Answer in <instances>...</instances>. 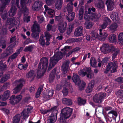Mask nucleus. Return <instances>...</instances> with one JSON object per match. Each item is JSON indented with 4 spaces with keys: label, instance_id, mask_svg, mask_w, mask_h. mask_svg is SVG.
Segmentation results:
<instances>
[{
    "label": "nucleus",
    "instance_id": "1",
    "mask_svg": "<svg viewBox=\"0 0 123 123\" xmlns=\"http://www.w3.org/2000/svg\"><path fill=\"white\" fill-rule=\"evenodd\" d=\"M70 47L68 46L65 47L64 49H62V52H57L54 56L50 58V61L49 65L48 70L49 71L53 67L58 61L65 55L68 50Z\"/></svg>",
    "mask_w": 123,
    "mask_h": 123
},
{
    "label": "nucleus",
    "instance_id": "2",
    "mask_svg": "<svg viewBox=\"0 0 123 123\" xmlns=\"http://www.w3.org/2000/svg\"><path fill=\"white\" fill-rule=\"evenodd\" d=\"M48 60L46 57H43L41 60L38 69L37 77L40 78L45 72L48 65Z\"/></svg>",
    "mask_w": 123,
    "mask_h": 123
},
{
    "label": "nucleus",
    "instance_id": "3",
    "mask_svg": "<svg viewBox=\"0 0 123 123\" xmlns=\"http://www.w3.org/2000/svg\"><path fill=\"white\" fill-rule=\"evenodd\" d=\"M72 111V109L66 107L61 110L59 122L60 123H67L66 120L71 116Z\"/></svg>",
    "mask_w": 123,
    "mask_h": 123
},
{
    "label": "nucleus",
    "instance_id": "4",
    "mask_svg": "<svg viewBox=\"0 0 123 123\" xmlns=\"http://www.w3.org/2000/svg\"><path fill=\"white\" fill-rule=\"evenodd\" d=\"M91 12V8H90L88 9V11L86 12L84 16V18L86 20L85 25L87 29L91 28L92 27L91 23L90 22L92 20V15Z\"/></svg>",
    "mask_w": 123,
    "mask_h": 123
},
{
    "label": "nucleus",
    "instance_id": "5",
    "mask_svg": "<svg viewBox=\"0 0 123 123\" xmlns=\"http://www.w3.org/2000/svg\"><path fill=\"white\" fill-rule=\"evenodd\" d=\"M118 115L117 113L114 111L111 110L109 111L106 116L105 118L107 121L111 123H116V118Z\"/></svg>",
    "mask_w": 123,
    "mask_h": 123
},
{
    "label": "nucleus",
    "instance_id": "6",
    "mask_svg": "<svg viewBox=\"0 0 123 123\" xmlns=\"http://www.w3.org/2000/svg\"><path fill=\"white\" fill-rule=\"evenodd\" d=\"M72 80L76 85L79 86V88L80 90L83 89L85 86V83L83 81H81L79 76L75 74H73Z\"/></svg>",
    "mask_w": 123,
    "mask_h": 123
},
{
    "label": "nucleus",
    "instance_id": "7",
    "mask_svg": "<svg viewBox=\"0 0 123 123\" xmlns=\"http://www.w3.org/2000/svg\"><path fill=\"white\" fill-rule=\"evenodd\" d=\"M57 106H56L54 107L51 109L50 111L52 112L48 119V122L49 123H53L56 121L57 112Z\"/></svg>",
    "mask_w": 123,
    "mask_h": 123
},
{
    "label": "nucleus",
    "instance_id": "8",
    "mask_svg": "<svg viewBox=\"0 0 123 123\" xmlns=\"http://www.w3.org/2000/svg\"><path fill=\"white\" fill-rule=\"evenodd\" d=\"M106 94L105 93L100 92L95 94L93 97V100L97 103H101L103 101L104 98L106 97Z\"/></svg>",
    "mask_w": 123,
    "mask_h": 123
},
{
    "label": "nucleus",
    "instance_id": "9",
    "mask_svg": "<svg viewBox=\"0 0 123 123\" xmlns=\"http://www.w3.org/2000/svg\"><path fill=\"white\" fill-rule=\"evenodd\" d=\"M19 22L18 20L15 21L14 19L13 18H8L6 24L9 25V28L11 29L12 27L14 25L15 26L16 29L18 28L19 26Z\"/></svg>",
    "mask_w": 123,
    "mask_h": 123
},
{
    "label": "nucleus",
    "instance_id": "10",
    "mask_svg": "<svg viewBox=\"0 0 123 123\" xmlns=\"http://www.w3.org/2000/svg\"><path fill=\"white\" fill-rule=\"evenodd\" d=\"M67 23L65 21H62L58 24V30L61 33H63L66 30L67 27Z\"/></svg>",
    "mask_w": 123,
    "mask_h": 123
},
{
    "label": "nucleus",
    "instance_id": "11",
    "mask_svg": "<svg viewBox=\"0 0 123 123\" xmlns=\"http://www.w3.org/2000/svg\"><path fill=\"white\" fill-rule=\"evenodd\" d=\"M16 44V42L13 44H11L10 46H9L6 49V52L3 53L2 56L3 57H6L10 55L13 52L12 48L15 47Z\"/></svg>",
    "mask_w": 123,
    "mask_h": 123
},
{
    "label": "nucleus",
    "instance_id": "12",
    "mask_svg": "<svg viewBox=\"0 0 123 123\" xmlns=\"http://www.w3.org/2000/svg\"><path fill=\"white\" fill-rule=\"evenodd\" d=\"M107 65L110 69H112L111 71V73L117 72L118 68V63L117 61H114L113 62H111L108 63Z\"/></svg>",
    "mask_w": 123,
    "mask_h": 123
},
{
    "label": "nucleus",
    "instance_id": "13",
    "mask_svg": "<svg viewBox=\"0 0 123 123\" xmlns=\"http://www.w3.org/2000/svg\"><path fill=\"white\" fill-rule=\"evenodd\" d=\"M22 97V96L21 95L16 96L12 95L10 99V102L12 104L18 103L21 100Z\"/></svg>",
    "mask_w": 123,
    "mask_h": 123
},
{
    "label": "nucleus",
    "instance_id": "14",
    "mask_svg": "<svg viewBox=\"0 0 123 123\" xmlns=\"http://www.w3.org/2000/svg\"><path fill=\"white\" fill-rule=\"evenodd\" d=\"M24 82V81L23 80H21L17 81V83L18 85L13 90V92L14 94H17L19 92L23 86V84Z\"/></svg>",
    "mask_w": 123,
    "mask_h": 123
},
{
    "label": "nucleus",
    "instance_id": "15",
    "mask_svg": "<svg viewBox=\"0 0 123 123\" xmlns=\"http://www.w3.org/2000/svg\"><path fill=\"white\" fill-rule=\"evenodd\" d=\"M84 70L85 71V72H80L81 69H80V72H79V74L81 76H84L86 75V76L87 77L90 78H91L90 76V72L91 71V69L90 68H85Z\"/></svg>",
    "mask_w": 123,
    "mask_h": 123
},
{
    "label": "nucleus",
    "instance_id": "16",
    "mask_svg": "<svg viewBox=\"0 0 123 123\" xmlns=\"http://www.w3.org/2000/svg\"><path fill=\"white\" fill-rule=\"evenodd\" d=\"M70 63L69 61L67 60L65 62L62 66V68L63 69L62 74L64 76L66 75L68 71V64Z\"/></svg>",
    "mask_w": 123,
    "mask_h": 123
},
{
    "label": "nucleus",
    "instance_id": "17",
    "mask_svg": "<svg viewBox=\"0 0 123 123\" xmlns=\"http://www.w3.org/2000/svg\"><path fill=\"white\" fill-rule=\"evenodd\" d=\"M43 3L41 1L38 0L36 1L32 6V8L34 10H38L41 7Z\"/></svg>",
    "mask_w": 123,
    "mask_h": 123
},
{
    "label": "nucleus",
    "instance_id": "18",
    "mask_svg": "<svg viewBox=\"0 0 123 123\" xmlns=\"http://www.w3.org/2000/svg\"><path fill=\"white\" fill-rule=\"evenodd\" d=\"M54 94V91L52 90L49 91L46 93L44 94L43 97L45 100H49L52 97Z\"/></svg>",
    "mask_w": 123,
    "mask_h": 123
},
{
    "label": "nucleus",
    "instance_id": "19",
    "mask_svg": "<svg viewBox=\"0 0 123 123\" xmlns=\"http://www.w3.org/2000/svg\"><path fill=\"white\" fill-rule=\"evenodd\" d=\"M106 4L107 5V9L109 11H111L114 9V3L112 0H107Z\"/></svg>",
    "mask_w": 123,
    "mask_h": 123
},
{
    "label": "nucleus",
    "instance_id": "20",
    "mask_svg": "<svg viewBox=\"0 0 123 123\" xmlns=\"http://www.w3.org/2000/svg\"><path fill=\"white\" fill-rule=\"evenodd\" d=\"M44 7L49 17L51 18L55 16V12L54 10L49 8L48 6L46 5L44 6Z\"/></svg>",
    "mask_w": 123,
    "mask_h": 123
},
{
    "label": "nucleus",
    "instance_id": "21",
    "mask_svg": "<svg viewBox=\"0 0 123 123\" xmlns=\"http://www.w3.org/2000/svg\"><path fill=\"white\" fill-rule=\"evenodd\" d=\"M82 34V27H80L77 28L74 32V35L76 37L81 36Z\"/></svg>",
    "mask_w": 123,
    "mask_h": 123
},
{
    "label": "nucleus",
    "instance_id": "22",
    "mask_svg": "<svg viewBox=\"0 0 123 123\" xmlns=\"http://www.w3.org/2000/svg\"><path fill=\"white\" fill-rule=\"evenodd\" d=\"M62 0H55V6L56 8L58 10H60L62 7Z\"/></svg>",
    "mask_w": 123,
    "mask_h": 123
},
{
    "label": "nucleus",
    "instance_id": "23",
    "mask_svg": "<svg viewBox=\"0 0 123 123\" xmlns=\"http://www.w3.org/2000/svg\"><path fill=\"white\" fill-rule=\"evenodd\" d=\"M21 6L22 11H24L27 14L28 12V10L26 8L25 3V0H21Z\"/></svg>",
    "mask_w": 123,
    "mask_h": 123
},
{
    "label": "nucleus",
    "instance_id": "24",
    "mask_svg": "<svg viewBox=\"0 0 123 123\" xmlns=\"http://www.w3.org/2000/svg\"><path fill=\"white\" fill-rule=\"evenodd\" d=\"M21 118V115L18 114L16 115L13 118V123H19Z\"/></svg>",
    "mask_w": 123,
    "mask_h": 123
},
{
    "label": "nucleus",
    "instance_id": "25",
    "mask_svg": "<svg viewBox=\"0 0 123 123\" xmlns=\"http://www.w3.org/2000/svg\"><path fill=\"white\" fill-rule=\"evenodd\" d=\"M97 7L100 9H102L104 6V2L102 0H98L96 4Z\"/></svg>",
    "mask_w": 123,
    "mask_h": 123
},
{
    "label": "nucleus",
    "instance_id": "26",
    "mask_svg": "<svg viewBox=\"0 0 123 123\" xmlns=\"http://www.w3.org/2000/svg\"><path fill=\"white\" fill-rule=\"evenodd\" d=\"M36 74L34 71L32 70L28 72L26 74L27 77L30 79H33L35 76Z\"/></svg>",
    "mask_w": 123,
    "mask_h": 123
},
{
    "label": "nucleus",
    "instance_id": "27",
    "mask_svg": "<svg viewBox=\"0 0 123 123\" xmlns=\"http://www.w3.org/2000/svg\"><path fill=\"white\" fill-rule=\"evenodd\" d=\"M110 17L113 21H117L118 19V13L116 12H113L110 15Z\"/></svg>",
    "mask_w": 123,
    "mask_h": 123
},
{
    "label": "nucleus",
    "instance_id": "28",
    "mask_svg": "<svg viewBox=\"0 0 123 123\" xmlns=\"http://www.w3.org/2000/svg\"><path fill=\"white\" fill-rule=\"evenodd\" d=\"M21 51V50L19 49L18 52L14 54L11 56L7 60V62H9L12 61V60L15 58L17 57V55L20 53Z\"/></svg>",
    "mask_w": 123,
    "mask_h": 123
},
{
    "label": "nucleus",
    "instance_id": "29",
    "mask_svg": "<svg viewBox=\"0 0 123 123\" xmlns=\"http://www.w3.org/2000/svg\"><path fill=\"white\" fill-rule=\"evenodd\" d=\"M109 42L111 43L116 42V39L115 34H112L110 35L109 38Z\"/></svg>",
    "mask_w": 123,
    "mask_h": 123
},
{
    "label": "nucleus",
    "instance_id": "30",
    "mask_svg": "<svg viewBox=\"0 0 123 123\" xmlns=\"http://www.w3.org/2000/svg\"><path fill=\"white\" fill-rule=\"evenodd\" d=\"M39 28L40 27L39 25L37 24L36 21H35L32 28V30L34 32L37 31H39Z\"/></svg>",
    "mask_w": 123,
    "mask_h": 123
},
{
    "label": "nucleus",
    "instance_id": "31",
    "mask_svg": "<svg viewBox=\"0 0 123 123\" xmlns=\"http://www.w3.org/2000/svg\"><path fill=\"white\" fill-rule=\"evenodd\" d=\"M10 92L9 91H6L3 95L2 96V99L3 100H6L8 98L10 95Z\"/></svg>",
    "mask_w": 123,
    "mask_h": 123
},
{
    "label": "nucleus",
    "instance_id": "32",
    "mask_svg": "<svg viewBox=\"0 0 123 123\" xmlns=\"http://www.w3.org/2000/svg\"><path fill=\"white\" fill-rule=\"evenodd\" d=\"M10 77V75L9 74L5 75H3L0 80V82L1 83L4 82L9 78Z\"/></svg>",
    "mask_w": 123,
    "mask_h": 123
},
{
    "label": "nucleus",
    "instance_id": "33",
    "mask_svg": "<svg viewBox=\"0 0 123 123\" xmlns=\"http://www.w3.org/2000/svg\"><path fill=\"white\" fill-rule=\"evenodd\" d=\"M119 50L115 49L113 51L111 52V53H112V60H114L115 58L116 57L117 55L119 52Z\"/></svg>",
    "mask_w": 123,
    "mask_h": 123
},
{
    "label": "nucleus",
    "instance_id": "34",
    "mask_svg": "<svg viewBox=\"0 0 123 123\" xmlns=\"http://www.w3.org/2000/svg\"><path fill=\"white\" fill-rule=\"evenodd\" d=\"M16 9L15 6H13L11 8L9 13V16L11 17H13L16 14Z\"/></svg>",
    "mask_w": 123,
    "mask_h": 123
},
{
    "label": "nucleus",
    "instance_id": "35",
    "mask_svg": "<svg viewBox=\"0 0 123 123\" xmlns=\"http://www.w3.org/2000/svg\"><path fill=\"white\" fill-rule=\"evenodd\" d=\"M100 16L101 15L100 14H97L93 12V21L94 22L98 21Z\"/></svg>",
    "mask_w": 123,
    "mask_h": 123
},
{
    "label": "nucleus",
    "instance_id": "36",
    "mask_svg": "<svg viewBox=\"0 0 123 123\" xmlns=\"http://www.w3.org/2000/svg\"><path fill=\"white\" fill-rule=\"evenodd\" d=\"M62 101L63 104L68 105H71L72 103V101L71 100L65 98H63Z\"/></svg>",
    "mask_w": 123,
    "mask_h": 123
},
{
    "label": "nucleus",
    "instance_id": "37",
    "mask_svg": "<svg viewBox=\"0 0 123 123\" xmlns=\"http://www.w3.org/2000/svg\"><path fill=\"white\" fill-rule=\"evenodd\" d=\"M56 72L55 70L54 69L53 70L52 72L50 73L49 77V81L50 82H51L54 80Z\"/></svg>",
    "mask_w": 123,
    "mask_h": 123
},
{
    "label": "nucleus",
    "instance_id": "38",
    "mask_svg": "<svg viewBox=\"0 0 123 123\" xmlns=\"http://www.w3.org/2000/svg\"><path fill=\"white\" fill-rule=\"evenodd\" d=\"M73 5L72 2H70L67 5V9L68 13L71 12L73 10Z\"/></svg>",
    "mask_w": 123,
    "mask_h": 123
},
{
    "label": "nucleus",
    "instance_id": "39",
    "mask_svg": "<svg viewBox=\"0 0 123 123\" xmlns=\"http://www.w3.org/2000/svg\"><path fill=\"white\" fill-rule=\"evenodd\" d=\"M75 16L74 13V12L69 14L68 16H67L66 18L69 21H71L74 19Z\"/></svg>",
    "mask_w": 123,
    "mask_h": 123
},
{
    "label": "nucleus",
    "instance_id": "40",
    "mask_svg": "<svg viewBox=\"0 0 123 123\" xmlns=\"http://www.w3.org/2000/svg\"><path fill=\"white\" fill-rule=\"evenodd\" d=\"M10 0H0V5L2 3H4V4H7L9 2ZM3 7L1 6V5H0V11H1L3 9Z\"/></svg>",
    "mask_w": 123,
    "mask_h": 123
},
{
    "label": "nucleus",
    "instance_id": "41",
    "mask_svg": "<svg viewBox=\"0 0 123 123\" xmlns=\"http://www.w3.org/2000/svg\"><path fill=\"white\" fill-rule=\"evenodd\" d=\"M117 27V24L114 23L111 24L109 27L110 29L112 31H115L116 30Z\"/></svg>",
    "mask_w": 123,
    "mask_h": 123
},
{
    "label": "nucleus",
    "instance_id": "42",
    "mask_svg": "<svg viewBox=\"0 0 123 123\" xmlns=\"http://www.w3.org/2000/svg\"><path fill=\"white\" fill-rule=\"evenodd\" d=\"M86 101L83 99L79 97L78 98L77 103L79 105H84Z\"/></svg>",
    "mask_w": 123,
    "mask_h": 123
},
{
    "label": "nucleus",
    "instance_id": "43",
    "mask_svg": "<svg viewBox=\"0 0 123 123\" xmlns=\"http://www.w3.org/2000/svg\"><path fill=\"white\" fill-rule=\"evenodd\" d=\"M118 42L122 44H123V33H120L118 37Z\"/></svg>",
    "mask_w": 123,
    "mask_h": 123
},
{
    "label": "nucleus",
    "instance_id": "44",
    "mask_svg": "<svg viewBox=\"0 0 123 123\" xmlns=\"http://www.w3.org/2000/svg\"><path fill=\"white\" fill-rule=\"evenodd\" d=\"M92 82L90 83L88 86L86 90V92L87 93H90L92 92Z\"/></svg>",
    "mask_w": 123,
    "mask_h": 123
},
{
    "label": "nucleus",
    "instance_id": "45",
    "mask_svg": "<svg viewBox=\"0 0 123 123\" xmlns=\"http://www.w3.org/2000/svg\"><path fill=\"white\" fill-rule=\"evenodd\" d=\"M6 41L0 39V47L2 49H5L6 47Z\"/></svg>",
    "mask_w": 123,
    "mask_h": 123
},
{
    "label": "nucleus",
    "instance_id": "46",
    "mask_svg": "<svg viewBox=\"0 0 123 123\" xmlns=\"http://www.w3.org/2000/svg\"><path fill=\"white\" fill-rule=\"evenodd\" d=\"M74 27V25L72 24H70L69 25L67 30V33L69 34L72 32Z\"/></svg>",
    "mask_w": 123,
    "mask_h": 123
},
{
    "label": "nucleus",
    "instance_id": "47",
    "mask_svg": "<svg viewBox=\"0 0 123 123\" xmlns=\"http://www.w3.org/2000/svg\"><path fill=\"white\" fill-rule=\"evenodd\" d=\"M29 113L25 109L23 111L21 115L23 116V118L24 119L28 117Z\"/></svg>",
    "mask_w": 123,
    "mask_h": 123
},
{
    "label": "nucleus",
    "instance_id": "48",
    "mask_svg": "<svg viewBox=\"0 0 123 123\" xmlns=\"http://www.w3.org/2000/svg\"><path fill=\"white\" fill-rule=\"evenodd\" d=\"M102 30L101 29H100L99 30V34L101 37H102L104 39H105L107 37V33L105 32H104V34H103V33L102 32Z\"/></svg>",
    "mask_w": 123,
    "mask_h": 123
},
{
    "label": "nucleus",
    "instance_id": "49",
    "mask_svg": "<svg viewBox=\"0 0 123 123\" xmlns=\"http://www.w3.org/2000/svg\"><path fill=\"white\" fill-rule=\"evenodd\" d=\"M116 94L118 97H123V90H120L117 91Z\"/></svg>",
    "mask_w": 123,
    "mask_h": 123
},
{
    "label": "nucleus",
    "instance_id": "50",
    "mask_svg": "<svg viewBox=\"0 0 123 123\" xmlns=\"http://www.w3.org/2000/svg\"><path fill=\"white\" fill-rule=\"evenodd\" d=\"M39 43L42 46H44L45 44V40L43 37H41L39 40Z\"/></svg>",
    "mask_w": 123,
    "mask_h": 123
},
{
    "label": "nucleus",
    "instance_id": "51",
    "mask_svg": "<svg viewBox=\"0 0 123 123\" xmlns=\"http://www.w3.org/2000/svg\"><path fill=\"white\" fill-rule=\"evenodd\" d=\"M115 49L113 46L111 45H109V46L107 48V49L106 50H107V52L111 53Z\"/></svg>",
    "mask_w": 123,
    "mask_h": 123
},
{
    "label": "nucleus",
    "instance_id": "52",
    "mask_svg": "<svg viewBox=\"0 0 123 123\" xmlns=\"http://www.w3.org/2000/svg\"><path fill=\"white\" fill-rule=\"evenodd\" d=\"M43 90V88L42 87H39L36 94L35 97L36 98H38L40 96L41 92Z\"/></svg>",
    "mask_w": 123,
    "mask_h": 123
},
{
    "label": "nucleus",
    "instance_id": "53",
    "mask_svg": "<svg viewBox=\"0 0 123 123\" xmlns=\"http://www.w3.org/2000/svg\"><path fill=\"white\" fill-rule=\"evenodd\" d=\"M104 22L108 25H110L111 23V20L108 17H106L104 18Z\"/></svg>",
    "mask_w": 123,
    "mask_h": 123
},
{
    "label": "nucleus",
    "instance_id": "54",
    "mask_svg": "<svg viewBox=\"0 0 123 123\" xmlns=\"http://www.w3.org/2000/svg\"><path fill=\"white\" fill-rule=\"evenodd\" d=\"M45 36L46 38V39H50L51 38L52 36L47 31L45 32Z\"/></svg>",
    "mask_w": 123,
    "mask_h": 123
},
{
    "label": "nucleus",
    "instance_id": "55",
    "mask_svg": "<svg viewBox=\"0 0 123 123\" xmlns=\"http://www.w3.org/2000/svg\"><path fill=\"white\" fill-rule=\"evenodd\" d=\"M83 10L82 9H80V10L79 14V19L80 20H81L83 18Z\"/></svg>",
    "mask_w": 123,
    "mask_h": 123
},
{
    "label": "nucleus",
    "instance_id": "56",
    "mask_svg": "<svg viewBox=\"0 0 123 123\" xmlns=\"http://www.w3.org/2000/svg\"><path fill=\"white\" fill-rule=\"evenodd\" d=\"M6 65L4 63H3L2 61L0 62V68L2 70H3L6 68Z\"/></svg>",
    "mask_w": 123,
    "mask_h": 123
},
{
    "label": "nucleus",
    "instance_id": "57",
    "mask_svg": "<svg viewBox=\"0 0 123 123\" xmlns=\"http://www.w3.org/2000/svg\"><path fill=\"white\" fill-rule=\"evenodd\" d=\"M46 4L48 5L51 6L54 3V0H45Z\"/></svg>",
    "mask_w": 123,
    "mask_h": 123
},
{
    "label": "nucleus",
    "instance_id": "58",
    "mask_svg": "<svg viewBox=\"0 0 123 123\" xmlns=\"http://www.w3.org/2000/svg\"><path fill=\"white\" fill-rule=\"evenodd\" d=\"M37 18L38 22L39 23H41L43 22L44 20V18L42 16H38L37 17Z\"/></svg>",
    "mask_w": 123,
    "mask_h": 123
},
{
    "label": "nucleus",
    "instance_id": "59",
    "mask_svg": "<svg viewBox=\"0 0 123 123\" xmlns=\"http://www.w3.org/2000/svg\"><path fill=\"white\" fill-rule=\"evenodd\" d=\"M116 81L119 83L123 82V78L119 77L117 78L116 79Z\"/></svg>",
    "mask_w": 123,
    "mask_h": 123
},
{
    "label": "nucleus",
    "instance_id": "60",
    "mask_svg": "<svg viewBox=\"0 0 123 123\" xmlns=\"http://www.w3.org/2000/svg\"><path fill=\"white\" fill-rule=\"evenodd\" d=\"M32 49V47L31 46H30L26 47L24 49L25 52L30 51Z\"/></svg>",
    "mask_w": 123,
    "mask_h": 123
},
{
    "label": "nucleus",
    "instance_id": "61",
    "mask_svg": "<svg viewBox=\"0 0 123 123\" xmlns=\"http://www.w3.org/2000/svg\"><path fill=\"white\" fill-rule=\"evenodd\" d=\"M41 112L43 114H45L50 111L49 110H46L43 109H42L40 110Z\"/></svg>",
    "mask_w": 123,
    "mask_h": 123
},
{
    "label": "nucleus",
    "instance_id": "62",
    "mask_svg": "<svg viewBox=\"0 0 123 123\" xmlns=\"http://www.w3.org/2000/svg\"><path fill=\"white\" fill-rule=\"evenodd\" d=\"M32 36L34 38L36 39H38L39 37V36L38 34H36L35 32L33 33L32 34Z\"/></svg>",
    "mask_w": 123,
    "mask_h": 123
},
{
    "label": "nucleus",
    "instance_id": "63",
    "mask_svg": "<svg viewBox=\"0 0 123 123\" xmlns=\"http://www.w3.org/2000/svg\"><path fill=\"white\" fill-rule=\"evenodd\" d=\"M62 92L64 95L66 96L68 94V91L66 88H64Z\"/></svg>",
    "mask_w": 123,
    "mask_h": 123
},
{
    "label": "nucleus",
    "instance_id": "64",
    "mask_svg": "<svg viewBox=\"0 0 123 123\" xmlns=\"http://www.w3.org/2000/svg\"><path fill=\"white\" fill-rule=\"evenodd\" d=\"M119 98L117 100L118 103H123V97H119Z\"/></svg>",
    "mask_w": 123,
    "mask_h": 123
}]
</instances>
